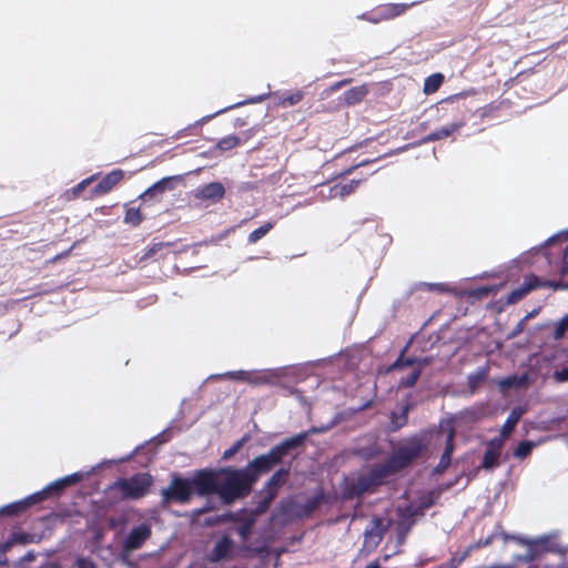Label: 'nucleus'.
<instances>
[{
	"mask_svg": "<svg viewBox=\"0 0 568 568\" xmlns=\"http://www.w3.org/2000/svg\"><path fill=\"white\" fill-rule=\"evenodd\" d=\"M444 81V75L442 73H434L425 79L424 82V92L426 94L435 93Z\"/></svg>",
	"mask_w": 568,
	"mask_h": 568,
	"instance_id": "32",
	"label": "nucleus"
},
{
	"mask_svg": "<svg viewBox=\"0 0 568 568\" xmlns=\"http://www.w3.org/2000/svg\"><path fill=\"white\" fill-rule=\"evenodd\" d=\"M505 442L501 438L494 437L486 444V450L481 460V468L490 470L500 465L499 458L504 448Z\"/></svg>",
	"mask_w": 568,
	"mask_h": 568,
	"instance_id": "10",
	"label": "nucleus"
},
{
	"mask_svg": "<svg viewBox=\"0 0 568 568\" xmlns=\"http://www.w3.org/2000/svg\"><path fill=\"white\" fill-rule=\"evenodd\" d=\"M389 521L385 524V520L381 517H374L372 519V527L371 529L366 530V536H374L377 537L379 540H382L383 536L389 528Z\"/></svg>",
	"mask_w": 568,
	"mask_h": 568,
	"instance_id": "26",
	"label": "nucleus"
},
{
	"mask_svg": "<svg viewBox=\"0 0 568 568\" xmlns=\"http://www.w3.org/2000/svg\"><path fill=\"white\" fill-rule=\"evenodd\" d=\"M171 244L170 243H165V242H159V243H153L151 245H149L143 255L141 256V261H145V260H149V258H152L153 256H155L159 252H161L163 248L165 247H169Z\"/></svg>",
	"mask_w": 568,
	"mask_h": 568,
	"instance_id": "36",
	"label": "nucleus"
},
{
	"mask_svg": "<svg viewBox=\"0 0 568 568\" xmlns=\"http://www.w3.org/2000/svg\"><path fill=\"white\" fill-rule=\"evenodd\" d=\"M109 486H106V488L104 489V501L106 505L109 506H112L116 503H119L120 500H124L122 497H121V491H114V493H109Z\"/></svg>",
	"mask_w": 568,
	"mask_h": 568,
	"instance_id": "41",
	"label": "nucleus"
},
{
	"mask_svg": "<svg viewBox=\"0 0 568 568\" xmlns=\"http://www.w3.org/2000/svg\"><path fill=\"white\" fill-rule=\"evenodd\" d=\"M143 221V215L140 207H126L124 215V223L132 226H139Z\"/></svg>",
	"mask_w": 568,
	"mask_h": 568,
	"instance_id": "33",
	"label": "nucleus"
},
{
	"mask_svg": "<svg viewBox=\"0 0 568 568\" xmlns=\"http://www.w3.org/2000/svg\"><path fill=\"white\" fill-rule=\"evenodd\" d=\"M304 98L302 90H295L292 92H285L280 97L278 104L283 108L293 106L300 103Z\"/></svg>",
	"mask_w": 568,
	"mask_h": 568,
	"instance_id": "27",
	"label": "nucleus"
},
{
	"mask_svg": "<svg viewBox=\"0 0 568 568\" xmlns=\"http://www.w3.org/2000/svg\"><path fill=\"white\" fill-rule=\"evenodd\" d=\"M272 374L266 371H252L248 374L247 383L254 386L267 385L272 383Z\"/></svg>",
	"mask_w": 568,
	"mask_h": 568,
	"instance_id": "28",
	"label": "nucleus"
},
{
	"mask_svg": "<svg viewBox=\"0 0 568 568\" xmlns=\"http://www.w3.org/2000/svg\"><path fill=\"white\" fill-rule=\"evenodd\" d=\"M422 361L416 363L414 366L416 367H424L425 365H428L430 363V359L427 357L420 358Z\"/></svg>",
	"mask_w": 568,
	"mask_h": 568,
	"instance_id": "51",
	"label": "nucleus"
},
{
	"mask_svg": "<svg viewBox=\"0 0 568 568\" xmlns=\"http://www.w3.org/2000/svg\"><path fill=\"white\" fill-rule=\"evenodd\" d=\"M82 478H83L82 474L74 473V474L65 476L61 479L55 480L54 483H52V487L55 488L57 494H60L64 488H67L68 486L78 484Z\"/></svg>",
	"mask_w": 568,
	"mask_h": 568,
	"instance_id": "29",
	"label": "nucleus"
},
{
	"mask_svg": "<svg viewBox=\"0 0 568 568\" xmlns=\"http://www.w3.org/2000/svg\"><path fill=\"white\" fill-rule=\"evenodd\" d=\"M425 436L414 435L402 442L384 463L373 465L367 474L359 475L347 485L344 495L352 499L361 497L365 493H372L386 479L408 467L418 459L427 449Z\"/></svg>",
	"mask_w": 568,
	"mask_h": 568,
	"instance_id": "1",
	"label": "nucleus"
},
{
	"mask_svg": "<svg viewBox=\"0 0 568 568\" xmlns=\"http://www.w3.org/2000/svg\"><path fill=\"white\" fill-rule=\"evenodd\" d=\"M275 225V222L268 221L262 224L260 227L251 232L247 236V242L250 244L257 243L261 239H263Z\"/></svg>",
	"mask_w": 568,
	"mask_h": 568,
	"instance_id": "31",
	"label": "nucleus"
},
{
	"mask_svg": "<svg viewBox=\"0 0 568 568\" xmlns=\"http://www.w3.org/2000/svg\"><path fill=\"white\" fill-rule=\"evenodd\" d=\"M13 545H14V544H13V541H12L11 537H10L7 541H4L3 544H1V545H0V551H1V552H7V551H9V550H10V548H11Z\"/></svg>",
	"mask_w": 568,
	"mask_h": 568,
	"instance_id": "50",
	"label": "nucleus"
},
{
	"mask_svg": "<svg viewBox=\"0 0 568 568\" xmlns=\"http://www.w3.org/2000/svg\"><path fill=\"white\" fill-rule=\"evenodd\" d=\"M152 529L149 524H141L131 529L128 537L123 542V548L126 551L140 549L144 542L151 537Z\"/></svg>",
	"mask_w": 568,
	"mask_h": 568,
	"instance_id": "11",
	"label": "nucleus"
},
{
	"mask_svg": "<svg viewBox=\"0 0 568 568\" xmlns=\"http://www.w3.org/2000/svg\"><path fill=\"white\" fill-rule=\"evenodd\" d=\"M568 333V314L565 315L556 326L554 332V339L559 341Z\"/></svg>",
	"mask_w": 568,
	"mask_h": 568,
	"instance_id": "40",
	"label": "nucleus"
},
{
	"mask_svg": "<svg viewBox=\"0 0 568 568\" xmlns=\"http://www.w3.org/2000/svg\"><path fill=\"white\" fill-rule=\"evenodd\" d=\"M194 493L190 478L182 477L178 473L171 474V480L168 487L161 490V505L171 504L186 505L191 501Z\"/></svg>",
	"mask_w": 568,
	"mask_h": 568,
	"instance_id": "6",
	"label": "nucleus"
},
{
	"mask_svg": "<svg viewBox=\"0 0 568 568\" xmlns=\"http://www.w3.org/2000/svg\"><path fill=\"white\" fill-rule=\"evenodd\" d=\"M539 277L535 274L526 275L523 284L519 287L513 290L507 296L508 304H516L527 296L531 291L539 287Z\"/></svg>",
	"mask_w": 568,
	"mask_h": 568,
	"instance_id": "12",
	"label": "nucleus"
},
{
	"mask_svg": "<svg viewBox=\"0 0 568 568\" xmlns=\"http://www.w3.org/2000/svg\"><path fill=\"white\" fill-rule=\"evenodd\" d=\"M124 176L120 169H115L103 176L99 183L92 189V196H101L109 193L116 184H119Z\"/></svg>",
	"mask_w": 568,
	"mask_h": 568,
	"instance_id": "13",
	"label": "nucleus"
},
{
	"mask_svg": "<svg viewBox=\"0 0 568 568\" xmlns=\"http://www.w3.org/2000/svg\"><path fill=\"white\" fill-rule=\"evenodd\" d=\"M554 379L558 383H565L568 382V366L564 367L560 371H555L554 373Z\"/></svg>",
	"mask_w": 568,
	"mask_h": 568,
	"instance_id": "45",
	"label": "nucleus"
},
{
	"mask_svg": "<svg viewBox=\"0 0 568 568\" xmlns=\"http://www.w3.org/2000/svg\"><path fill=\"white\" fill-rule=\"evenodd\" d=\"M420 374H422V367H415L409 375H407L406 377H402L398 382V387L399 388H409V387H413L418 378L420 377Z\"/></svg>",
	"mask_w": 568,
	"mask_h": 568,
	"instance_id": "34",
	"label": "nucleus"
},
{
	"mask_svg": "<svg viewBox=\"0 0 568 568\" xmlns=\"http://www.w3.org/2000/svg\"><path fill=\"white\" fill-rule=\"evenodd\" d=\"M408 407H405L399 419L400 422L395 425V429H399L407 424L408 420Z\"/></svg>",
	"mask_w": 568,
	"mask_h": 568,
	"instance_id": "47",
	"label": "nucleus"
},
{
	"mask_svg": "<svg viewBox=\"0 0 568 568\" xmlns=\"http://www.w3.org/2000/svg\"><path fill=\"white\" fill-rule=\"evenodd\" d=\"M561 264V273L562 275H565L568 272V246L565 248L562 253Z\"/></svg>",
	"mask_w": 568,
	"mask_h": 568,
	"instance_id": "49",
	"label": "nucleus"
},
{
	"mask_svg": "<svg viewBox=\"0 0 568 568\" xmlns=\"http://www.w3.org/2000/svg\"><path fill=\"white\" fill-rule=\"evenodd\" d=\"M219 497L226 505L247 497L254 487L245 467L219 468Z\"/></svg>",
	"mask_w": 568,
	"mask_h": 568,
	"instance_id": "3",
	"label": "nucleus"
},
{
	"mask_svg": "<svg viewBox=\"0 0 568 568\" xmlns=\"http://www.w3.org/2000/svg\"><path fill=\"white\" fill-rule=\"evenodd\" d=\"M291 474V467H280L272 476L264 483L262 489L258 491L254 515H262L267 511L273 500L278 495L282 486H284Z\"/></svg>",
	"mask_w": 568,
	"mask_h": 568,
	"instance_id": "5",
	"label": "nucleus"
},
{
	"mask_svg": "<svg viewBox=\"0 0 568 568\" xmlns=\"http://www.w3.org/2000/svg\"><path fill=\"white\" fill-rule=\"evenodd\" d=\"M34 558L33 554L32 552H29L27 556H26V560H32Z\"/></svg>",
	"mask_w": 568,
	"mask_h": 568,
	"instance_id": "58",
	"label": "nucleus"
},
{
	"mask_svg": "<svg viewBox=\"0 0 568 568\" xmlns=\"http://www.w3.org/2000/svg\"><path fill=\"white\" fill-rule=\"evenodd\" d=\"M409 345H410L409 343H407L405 345V347L400 351L396 361L388 366L387 372L399 371V369H403L404 367L414 366L416 363L422 361V359H417V357H405V354H406Z\"/></svg>",
	"mask_w": 568,
	"mask_h": 568,
	"instance_id": "22",
	"label": "nucleus"
},
{
	"mask_svg": "<svg viewBox=\"0 0 568 568\" xmlns=\"http://www.w3.org/2000/svg\"><path fill=\"white\" fill-rule=\"evenodd\" d=\"M373 162H374V160H367V159L366 160H362L358 163H356V164L352 165L351 168L346 169L344 172H342V175L351 174L355 169L361 168V166H365V165H367L369 163H373Z\"/></svg>",
	"mask_w": 568,
	"mask_h": 568,
	"instance_id": "46",
	"label": "nucleus"
},
{
	"mask_svg": "<svg viewBox=\"0 0 568 568\" xmlns=\"http://www.w3.org/2000/svg\"><path fill=\"white\" fill-rule=\"evenodd\" d=\"M326 501V496L321 489L315 496L307 499L304 504L296 505L295 515L297 518L311 517Z\"/></svg>",
	"mask_w": 568,
	"mask_h": 568,
	"instance_id": "14",
	"label": "nucleus"
},
{
	"mask_svg": "<svg viewBox=\"0 0 568 568\" xmlns=\"http://www.w3.org/2000/svg\"><path fill=\"white\" fill-rule=\"evenodd\" d=\"M417 2L412 3H385L378 6L372 13L369 21L378 23L381 21L392 20L404 14Z\"/></svg>",
	"mask_w": 568,
	"mask_h": 568,
	"instance_id": "9",
	"label": "nucleus"
},
{
	"mask_svg": "<svg viewBox=\"0 0 568 568\" xmlns=\"http://www.w3.org/2000/svg\"><path fill=\"white\" fill-rule=\"evenodd\" d=\"M207 521H209V524H212V525L217 524V523H227V521L239 523L240 525L236 528V531L242 540H246L250 537L253 526L255 524V519H254L253 515H246L244 510L241 513H231L230 511V513H225L222 515H217V516H215V518L209 519Z\"/></svg>",
	"mask_w": 568,
	"mask_h": 568,
	"instance_id": "8",
	"label": "nucleus"
},
{
	"mask_svg": "<svg viewBox=\"0 0 568 568\" xmlns=\"http://www.w3.org/2000/svg\"><path fill=\"white\" fill-rule=\"evenodd\" d=\"M308 436L307 432L300 433L290 438H285L273 446L267 453L254 457L245 466L254 485L261 476L272 471L277 465L282 464L284 458L294 449L302 447Z\"/></svg>",
	"mask_w": 568,
	"mask_h": 568,
	"instance_id": "2",
	"label": "nucleus"
},
{
	"mask_svg": "<svg viewBox=\"0 0 568 568\" xmlns=\"http://www.w3.org/2000/svg\"><path fill=\"white\" fill-rule=\"evenodd\" d=\"M52 495H58L55 493V488L52 487V484H50L49 486H47L44 489L38 491V493H34L32 495H30L29 497H27L24 499L26 503H28V508L32 505H36L44 499H47L48 497L52 496Z\"/></svg>",
	"mask_w": 568,
	"mask_h": 568,
	"instance_id": "30",
	"label": "nucleus"
},
{
	"mask_svg": "<svg viewBox=\"0 0 568 568\" xmlns=\"http://www.w3.org/2000/svg\"><path fill=\"white\" fill-rule=\"evenodd\" d=\"M219 469H199L190 478L193 493L197 496H219Z\"/></svg>",
	"mask_w": 568,
	"mask_h": 568,
	"instance_id": "7",
	"label": "nucleus"
},
{
	"mask_svg": "<svg viewBox=\"0 0 568 568\" xmlns=\"http://www.w3.org/2000/svg\"><path fill=\"white\" fill-rule=\"evenodd\" d=\"M513 379H514V378H507L506 381H504V382L501 383V385H505V386H511V385H513Z\"/></svg>",
	"mask_w": 568,
	"mask_h": 568,
	"instance_id": "54",
	"label": "nucleus"
},
{
	"mask_svg": "<svg viewBox=\"0 0 568 568\" xmlns=\"http://www.w3.org/2000/svg\"><path fill=\"white\" fill-rule=\"evenodd\" d=\"M175 178L169 176L163 178L160 181L152 184L150 187H148L142 194L141 197L146 200L151 199L158 194L164 193L166 190L173 189V181Z\"/></svg>",
	"mask_w": 568,
	"mask_h": 568,
	"instance_id": "19",
	"label": "nucleus"
},
{
	"mask_svg": "<svg viewBox=\"0 0 568 568\" xmlns=\"http://www.w3.org/2000/svg\"><path fill=\"white\" fill-rule=\"evenodd\" d=\"M365 568H381L378 561H373L369 565H367Z\"/></svg>",
	"mask_w": 568,
	"mask_h": 568,
	"instance_id": "53",
	"label": "nucleus"
},
{
	"mask_svg": "<svg viewBox=\"0 0 568 568\" xmlns=\"http://www.w3.org/2000/svg\"><path fill=\"white\" fill-rule=\"evenodd\" d=\"M27 509H28V503H26L23 499V500L12 503L10 505L4 506L3 508L0 509V514L12 516V515H18Z\"/></svg>",
	"mask_w": 568,
	"mask_h": 568,
	"instance_id": "35",
	"label": "nucleus"
},
{
	"mask_svg": "<svg viewBox=\"0 0 568 568\" xmlns=\"http://www.w3.org/2000/svg\"><path fill=\"white\" fill-rule=\"evenodd\" d=\"M225 194V189L220 182H211L196 190L194 196L197 200H210L215 203L220 201Z\"/></svg>",
	"mask_w": 568,
	"mask_h": 568,
	"instance_id": "15",
	"label": "nucleus"
},
{
	"mask_svg": "<svg viewBox=\"0 0 568 568\" xmlns=\"http://www.w3.org/2000/svg\"><path fill=\"white\" fill-rule=\"evenodd\" d=\"M361 179H353L349 182H339L332 187V196L344 197L353 193L361 183Z\"/></svg>",
	"mask_w": 568,
	"mask_h": 568,
	"instance_id": "24",
	"label": "nucleus"
},
{
	"mask_svg": "<svg viewBox=\"0 0 568 568\" xmlns=\"http://www.w3.org/2000/svg\"><path fill=\"white\" fill-rule=\"evenodd\" d=\"M95 180V175H91L84 180H82L80 183H78L73 189L72 193L77 197L79 196L88 185H90Z\"/></svg>",
	"mask_w": 568,
	"mask_h": 568,
	"instance_id": "42",
	"label": "nucleus"
},
{
	"mask_svg": "<svg viewBox=\"0 0 568 568\" xmlns=\"http://www.w3.org/2000/svg\"><path fill=\"white\" fill-rule=\"evenodd\" d=\"M71 250H72V246H71L70 248H68V250H65V251H63V252H61V253H59V254L54 255L53 257H51V258L48 261V263L54 264V263H57L58 261H60L61 258H64V257L69 256V254H70Z\"/></svg>",
	"mask_w": 568,
	"mask_h": 568,
	"instance_id": "48",
	"label": "nucleus"
},
{
	"mask_svg": "<svg viewBox=\"0 0 568 568\" xmlns=\"http://www.w3.org/2000/svg\"><path fill=\"white\" fill-rule=\"evenodd\" d=\"M513 539L517 544H519L521 546H527L529 548V552L525 558L526 561L535 560L539 556V550L536 547L539 545H546L548 542V537H546V536L539 537L537 539H529L526 537L516 536V537H513Z\"/></svg>",
	"mask_w": 568,
	"mask_h": 568,
	"instance_id": "16",
	"label": "nucleus"
},
{
	"mask_svg": "<svg viewBox=\"0 0 568 568\" xmlns=\"http://www.w3.org/2000/svg\"><path fill=\"white\" fill-rule=\"evenodd\" d=\"M248 374H250V372H247V371H233V372L225 373L224 376L230 379L247 383Z\"/></svg>",
	"mask_w": 568,
	"mask_h": 568,
	"instance_id": "43",
	"label": "nucleus"
},
{
	"mask_svg": "<svg viewBox=\"0 0 568 568\" xmlns=\"http://www.w3.org/2000/svg\"><path fill=\"white\" fill-rule=\"evenodd\" d=\"M368 89L366 85L353 87L345 91L344 100L346 104L354 105L363 101V99L367 95Z\"/></svg>",
	"mask_w": 568,
	"mask_h": 568,
	"instance_id": "23",
	"label": "nucleus"
},
{
	"mask_svg": "<svg viewBox=\"0 0 568 568\" xmlns=\"http://www.w3.org/2000/svg\"><path fill=\"white\" fill-rule=\"evenodd\" d=\"M351 80H344L336 84V88H341L342 85L348 83Z\"/></svg>",
	"mask_w": 568,
	"mask_h": 568,
	"instance_id": "57",
	"label": "nucleus"
},
{
	"mask_svg": "<svg viewBox=\"0 0 568 568\" xmlns=\"http://www.w3.org/2000/svg\"><path fill=\"white\" fill-rule=\"evenodd\" d=\"M241 143V140L236 135H229L223 139H221L217 142V148L222 151H229L233 148L237 146Z\"/></svg>",
	"mask_w": 568,
	"mask_h": 568,
	"instance_id": "39",
	"label": "nucleus"
},
{
	"mask_svg": "<svg viewBox=\"0 0 568 568\" xmlns=\"http://www.w3.org/2000/svg\"><path fill=\"white\" fill-rule=\"evenodd\" d=\"M365 568H381L378 561H373L369 565H367Z\"/></svg>",
	"mask_w": 568,
	"mask_h": 568,
	"instance_id": "52",
	"label": "nucleus"
},
{
	"mask_svg": "<svg viewBox=\"0 0 568 568\" xmlns=\"http://www.w3.org/2000/svg\"><path fill=\"white\" fill-rule=\"evenodd\" d=\"M233 542L229 537H222L220 538L213 549L210 552L209 559L212 562H217L223 559H225L231 550H232Z\"/></svg>",
	"mask_w": 568,
	"mask_h": 568,
	"instance_id": "17",
	"label": "nucleus"
},
{
	"mask_svg": "<svg viewBox=\"0 0 568 568\" xmlns=\"http://www.w3.org/2000/svg\"><path fill=\"white\" fill-rule=\"evenodd\" d=\"M206 510H207L206 508H202L199 510V514H204V513H206Z\"/></svg>",
	"mask_w": 568,
	"mask_h": 568,
	"instance_id": "59",
	"label": "nucleus"
},
{
	"mask_svg": "<svg viewBox=\"0 0 568 568\" xmlns=\"http://www.w3.org/2000/svg\"><path fill=\"white\" fill-rule=\"evenodd\" d=\"M248 440V436L245 435L239 440H236L230 448L224 450L222 458L224 460L231 459L235 454H237L241 448L244 446V444Z\"/></svg>",
	"mask_w": 568,
	"mask_h": 568,
	"instance_id": "38",
	"label": "nucleus"
},
{
	"mask_svg": "<svg viewBox=\"0 0 568 568\" xmlns=\"http://www.w3.org/2000/svg\"><path fill=\"white\" fill-rule=\"evenodd\" d=\"M519 332H521V322L518 324L517 328L513 332L511 336L517 335Z\"/></svg>",
	"mask_w": 568,
	"mask_h": 568,
	"instance_id": "55",
	"label": "nucleus"
},
{
	"mask_svg": "<svg viewBox=\"0 0 568 568\" xmlns=\"http://www.w3.org/2000/svg\"><path fill=\"white\" fill-rule=\"evenodd\" d=\"M534 446V443L529 440L520 442L514 450V456L518 459H524L531 454Z\"/></svg>",
	"mask_w": 568,
	"mask_h": 568,
	"instance_id": "37",
	"label": "nucleus"
},
{
	"mask_svg": "<svg viewBox=\"0 0 568 568\" xmlns=\"http://www.w3.org/2000/svg\"><path fill=\"white\" fill-rule=\"evenodd\" d=\"M524 414V410L521 408H514L509 416L507 417V419L505 420L501 429H500V434L499 436H497V438H501L503 442L506 440V438L513 433V430L515 429L516 425L518 424L519 419L521 418Z\"/></svg>",
	"mask_w": 568,
	"mask_h": 568,
	"instance_id": "20",
	"label": "nucleus"
},
{
	"mask_svg": "<svg viewBox=\"0 0 568 568\" xmlns=\"http://www.w3.org/2000/svg\"><path fill=\"white\" fill-rule=\"evenodd\" d=\"M454 436H455V433L452 429L447 435L446 443H445V449H444V453L442 454L440 460L437 465V469L439 471L447 469L450 465L452 455L454 452Z\"/></svg>",
	"mask_w": 568,
	"mask_h": 568,
	"instance_id": "21",
	"label": "nucleus"
},
{
	"mask_svg": "<svg viewBox=\"0 0 568 568\" xmlns=\"http://www.w3.org/2000/svg\"><path fill=\"white\" fill-rule=\"evenodd\" d=\"M429 286H430L432 288L434 287V288H437V290H439V291H443V287H442V286H443V284H430Z\"/></svg>",
	"mask_w": 568,
	"mask_h": 568,
	"instance_id": "56",
	"label": "nucleus"
},
{
	"mask_svg": "<svg viewBox=\"0 0 568 568\" xmlns=\"http://www.w3.org/2000/svg\"><path fill=\"white\" fill-rule=\"evenodd\" d=\"M488 377L487 368H479L475 373L467 376V385L471 393H475L478 387L485 383Z\"/></svg>",
	"mask_w": 568,
	"mask_h": 568,
	"instance_id": "25",
	"label": "nucleus"
},
{
	"mask_svg": "<svg viewBox=\"0 0 568 568\" xmlns=\"http://www.w3.org/2000/svg\"><path fill=\"white\" fill-rule=\"evenodd\" d=\"M464 125H465L464 122H455V123L444 125L440 129L435 130V131L430 132L429 134H427L423 139V141L424 142H434V141L444 140V139L450 136L453 133L457 132Z\"/></svg>",
	"mask_w": 568,
	"mask_h": 568,
	"instance_id": "18",
	"label": "nucleus"
},
{
	"mask_svg": "<svg viewBox=\"0 0 568 568\" xmlns=\"http://www.w3.org/2000/svg\"><path fill=\"white\" fill-rule=\"evenodd\" d=\"M11 539H12L13 544H22V545L28 544L31 540L30 536L24 532L12 534Z\"/></svg>",
	"mask_w": 568,
	"mask_h": 568,
	"instance_id": "44",
	"label": "nucleus"
},
{
	"mask_svg": "<svg viewBox=\"0 0 568 568\" xmlns=\"http://www.w3.org/2000/svg\"><path fill=\"white\" fill-rule=\"evenodd\" d=\"M153 484V477L149 473H138L130 478H118L109 485V493L121 491L123 499H140L144 497Z\"/></svg>",
	"mask_w": 568,
	"mask_h": 568,
	"instance_id": "4",
	"label": "nucleus"
}]
</instances>
